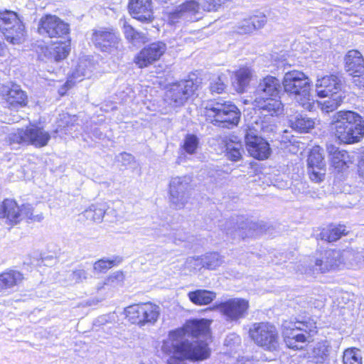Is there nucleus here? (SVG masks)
<instances>
[{"instance_id": "1", "label": "nucleus", "mask_w": 364, "mask_h": 364, "mask_svg": "<svg viewBox=\"0 0 364 364\" xmlns=\"http://www.w3.org/2000/svg\"><path fill=\"white\" fill-rule=\"evenodd\" d=\"M210 324L208 319H193L188 321L181 328L170 331L161 346L164 353L173 355L168 364H186L184 360L201 361L208 358L210 350L207 343L193 341V338L206 336Z\"/></svg>"}, {"instance_id": "2", "label": "nucleus", "mask_w": 364, "mask_h": 364, "mask_svg": "<svg viewBox=\"0 0 364 364\" xmlns=\"http://www.w3.org/2000/svg\"><path fill=\"white\" fill-rule=\"evenodd\" d=\"M331 129L335 137L344 144H354L364 136V121L352 111H340L333 117Z\"/></svg>"}, {"instance_id": "3", "label": "nucleus", "mask_w": 364, "mask_h": 364, "mask_svg": "<svg viewBox=\"0 0 364 364\" xmlns=\"http://www.w3.org/2000/svg\"><path fill=\"white\" fill-rule=\"evenodd\" d=\"M50 139L49 132L34 123H30L25 129H18L7 136L11 144L33 145L38 148L46 146Z\"/></svg>"}, {"instance_id": "4", "label": "nucleus", "mask_w": 364, "mask_h": 364, "mask_svg": "<svg viewBox=\"0 0 364 364\" xmlns=\"http://www.w3.org/2000/svg\"><path fill=\"white\" fill-rule=\"evenodd\" d=\"M251 339L264 350L274 353L279 350V336L277 328L267 322L255 323L250 328Z\"/></svg>"}, {"instance_id": "5", "label": "nucleus", "mask_w": 364, "mask_h": 364, "mask_svg": "<svg viewBox=\"0 0 364 364\" xmlns=\"http://www.w3.org/2000/svg\"><path fill=\"white\" fill-rule=\"evenodd\" d=\"M0 30L6 41L14 45L20 44L24 41L25 26L14 11H0Z\"/></svg>"}, {"instance_id": "6", "label": "nucleus", "mask_w": 364, "mask_h": 364, "mask_svg": "<svg viewBox=\"0 0 364 364\" xmlns=\"http://www.w3.org/2000/svg\"><path fill=\"white\" fill-rule=\"evenodd\" d=\"M282 326L284 341L287 347L292 349L302 348V344L306 341L307 337L316 332L314 323L300 321L291 323L285 321Z\"/></svg>"}, {"instance_id": "7", "label": "nucleus", "mask_w": 364, "mask_h": 364, "mask_svg": "<svg viewBox=\"0 0 364 364\" xmlns=\"http://www.w3.org/2000/svg\"><path fill=\"white\" fill-rule=\"evenodd\" d=\"M126 318L133 324L144 326L154 324L160 315V307L151 302L134 304L124 309Z\"/></svg>"}, {"instance_id": "8", "label": "nucleus", "mask_w": 364, "mask_h": 364, "mask_svg": "<svg viewBox=\"0 0 364 364\" xmlns=\"http://www.w3.org/2000/svg\"><path fill=\"white\" fill-rule=\"evenodd\" d=\"M91 41L97 49L109 54L117 53L122 46L119 33L110 28L93 30Z\"/></svg>"}, {"instance_id": "9", "label": "nucleus", "mask_w": 364, "mask_h": 364, "mask_svg": "<svg viewBox=\"0 0 364 364\" xmlns=\"http://www.w3.org/2000/svg\"><path fill=\"white\" fill-rule=\"evenodd\" d=\"M249 307L247 300L233 298L218 304L213 309L218 311L226 321L238 323L247 315Z\"/></svg>"}, {"instance_id": "10", "label": "nucleus", "mask_w": 364, "mask_h": 364, "mask_svg": "<svg viewBox=\"0 0 364 364\" xmlns=\"http://www.w3.org/2000/svg\"><path fill=\"white\" fill-rule=\"evenodd\" d=\"M191 181V177L188 175L174 176L171 178L168 193L170 201L176 208L181 209L187 203Z\"/></svg>"}, {"instance_id": "11", "label": "nucleus", "mask_w": 364, "mask_h": 364, "mask_svg": "<svg viewBox=\"0 0 364 364\" xmlns=\"http://www.w3.org/2000/svg\"><path fill=\"white\" fill-rule=\"evenodd\" d=\"M206 109L208 116L213 117L216 122L223 124V127L230 128L239 122L240 114L234 105L215 103Z\"/></svg>"}, {"instance_id": "12", "label": "nucleus", "mask_w": 364, "mask_h": 364, "mask_svg": "<svg viewBox=\"0 0 364 364\" xmlns=\"http://www.w3.org/2000/svg\"><path fill=\"white\" fill-rule=\"evenodd\" d=\"M69 24L55 15H46L39 21L38 31L49 38H63L69 33Z\"/></svg>"}, {"instance_id": "13", "label": "nucleus", "mask_w": 364, "mask_h": 364, "mask_svg": "<svg viewBox=\"0 0 364 364\" xmlns=\"http://www.w3.org/2000/svg\"><path fill=\"white\" fill-rule=\"evenodd\" d=\"M166 50V45L157 41L145 46L137 55L135 63L139 68L146 67L160 59Z\"/></svg>"}, {"instance_id": "14", "label": "nucleus", "mask_w": 364, "mask_h": 364, "mask_svg": "<svg viewBox=\"0 0 364 364\" xmlns=\"http://www.w3.org/2000/svg\"><path fill=\"white\" fill-rule=\"evenodd\" d=\"M282 85L284 91H309L311 82L304 73L294 70L285 73Z\"/></svg>"}, {"instance_id": "15", "label": "nucleus", "mask_w": 364, "mask_h": 364, "mask_svg": "<svg viewBox=\"0 0 364 364\" xmlns=\"http://www.w3.org/2000/svg\"><path fill=\"white\" fill-rule=\"evenodd\" d=\"M245 142L247 149L252 157L259 160L268 158L270 148L269 144L264 139L250 131L245 136Z\"/></svg>"}, {"instance_id": "16", "label": "nucleus", "mask_w": 364, "mask_h": 364, "mask_svg": "<svg viewBox=\"0 0 364 364\" xmlns=\"http://www.w3.org/2000/svg\"><path fill=\"white\" fill-rule=\"evenodd\" d=\"M341 256V252L339 250H326L316 258L314 267V271L323 273L339 267L342 264Z\"/></svg>"}, {"instance_id": "17", "label": "nucleus", "mask_w": 364, "mask_h": 364, "mask_svg": "<svg viewBox=\"0 0 364 364\" xmlns=\"http://www.w3.org/2000/svg\"><path fill=\"white\" fill-rule=\"evenodd\" d=\"M200 3L196 0L186 1L169 14L168 21L171 24L176 23L181 18L193 21V16L200 13Z\"/></svg>"}, {"instance_id": "18", "label": "nucleus", "mask_w": 364, "mask_h": 364, "mask_svg": "<svg viewBox=\"0 0 364 364\" xmlns=\"http://www.w3.org/2000/svg\"><path fill=\"white\" fill-rule=\"evenodd\" d=\"M327 151L331 156V165L338 172L348 168L355 161L354 155L344 150H339L336 146L330 144L327 146Z\"/></svg>"}, {"instance_id": "19", "label": "nucleus", "mask_w": 364, "mask_h": 364, "mask_svg": "<svg viewBox=\"0 0 364 364\" xmlns=\"http://www.w3.org/2000/svg\"><path fill=\"white\" fill-rule=\"evenodd\" d=\"M129 9L133 17L141 22H151L154 19L151 0H130Z\"/></svg>"}, {"instance_id": "20", "label": "nucleus", "mask_w": 364, "mask_h": 364, "mask_svg": "<svg viewBox=\"0 0 364 364\" xmlns=\"http://www.w3.org/2000/svg\"><path fill=\"white\" fill-rule=\"evenodd\" d=\"M346 71L350 75L364 74V59L361 53L356 50H349L345 58Z\"/></svg>"}, {"instance_id": "21", "label": "nucleus", "mask_w": 364, "mask_h": 364, "mask_svg": "<svg viewBox=\"0 0 364 364\" xmlns=\"http://www.w3.org/2000/svg\"><path fill=\"white\" fill-rule=\"evenodd\" d=\"M0 218L9 223L16 224L22 220L20 207L14 200L6 199L0 205Z\"/></svg>"}, {"instance_id": "22", "label": "nucleus", "mask_w": 364, "mask_h": 364, "mask_svg": "<svg viewBox=\"0 0 364 364\" xmlns=\"http://www.w3.org/2000/svg\"><path fill=\"white\" fill-rule=\"evenodd\" d=\"M317 93L319 100H316V103L326 112H333L343 102V97L341 92H331L330 95L325 94V92Z\"/></svg>"}, {"instance_id": "23", "label": "nucleus", "mask_w": 364, "mask_h": 364, "mask_svg": "<svg viewBox=\"0 0 364 364\" xmlns=\"http://www.w3.org/2000/svg\"><path fill=\"white\" fill-rule=\"evenodd\" d=\"M24 279L23 274L19 271L8 269L0 274V291L11 289L19 285Z\"/></svg>"}, {"instance_id": "24", "label": "nucleus", "mask_w": 364, "mask_h": 364, "mask_svg": "<svg viewBox=\"0 0 364 364\" xmlns=\"http://www.w3.org/2000/svg\"><path fill=\"white\" fill-rule=\"evenodd\" d=\"M316 87H323V91L342 90L346 89V83L343 76L338 75H326L318 79L316 84Z\"/></svg>"}, {"instance_id": "25", "label": "nucleus", "mask_w": 364, "mask_h": 364, "mask_svg": "<svg viewBox=\"0 0 364 364\" xmlns=\"http://www.w3.org/2000/svg\"><path fill=\"white\" fill-rule=\"evenodd\" d=\"M341 262L346 267L350 269L363 268V252H356L352 250L341 252Z\"/></svg>"}, {"instance_id": "26", "label": "nucleus", "mask_w": 364, "mask_h": 364, "mask_svg": "<svg viewBox=\"0 0 364 364\" xmlns=\"http://www.w3.org/2000/svg\"><path fill=\"white\" fill-rule=\"evenodd\" d=\"M255 105L259 109L267 110L272 115L279 114L282 112L283 107L280 101L262 96L257 97L255 98Z\"/></svg>"}, {"instance_id": "27", "label": "nucleus", "mask_w": 364, "mask_h": 364, "mask_svg": "<svg viewBox=\"0 0 364 364\" xmlns=\"http://www.w3.org/2000/svg\"><path fill=\"white\" fill-rule=\"evenodd\" d=\"M201 79L194 73L188 75V78L172 84L170 91H196L202 89L200 87Z\"/></svg>"}, {"instance_id": "28", "label": "nucleus", "mask_w": 364, "mask_h": 364, "mask_svg": "<svg viewBox=\"0 0 364 364\" xmlns=\"http://www.w3.org/2000/svg\"><path fill=\"white\" fill-rule=\"evenodd\" d=\"M188 297L194 304L203 306L210 304L216 298V294L205 289H197L188 292Z\"/></svg>"}, {"instance_id": "29", "label": "nucleus", "mask_w": 364, "mask_h": 364, "mask_svg": "<svg viewBox=\"0 0 364 364\" xmlns=\"http://www.w3.org/2000/svg\"><path fill=\"white\" fill-rule=\"evenodd\" d=\"M107 208V205L104 203L92 204L84 211L83 215L88 220L96 223H101Z\"/></svg>"}, {"instance_id": "30", "label": "nucleus", "mask_w": 364, "mask_h": 364, "mask_svg": "<svg viewBox=\"0 0 364 364\" xmlns=\"http://www.w3.org/2000/svg\"><path fill=\"white\" fill-rule=\"evenodd\" d=\"M253 76V70L248 67H242L235 72L237 89L242 91L246 88Z\"/></svg>"}, {"instance_id": "31", "label": "nucleus", "mask_w": 364, "mask_h": 364, "mask_svg": "<svg viewBox=\"0 0 364 364\" xmlns=\"http://www.w3.org/2000/svg\"><path fill=\"white\" fill-rule=\"evenodd\" d=\"M347 233L348 232L344 225H331L327 229L323 230L321 232V236L322 240H325L331 242L338 240L343 235H346Z\"/></svg>"}, {"instance_id": "32", "label": "nucleus", "mask_w": 364, "mask_h": 364, "mask_svg": "<svg viewBox=\"0 0 364 364\" xmlns=\"http://www.w3.org/2000/svg\"><path fill=\"white\" fill-rule=\"evenodd\" d=\"M291 127L300 132H308L315 125L314 121L309 117L297 115L289 119Z\"/></svg>"}, {"instance_id": "33", "label": "nucleus", "mask_w": 364, "mask_h": 364, "mask_svg": "<svg viewBox=\"0 0 364 364\" xmlns=\"http://www.w3.org/2000/svg\"><path fill=\"white\" fill-rule=\"evenodd\" d=\"M87 61H81L75 71L72 74V76L68 78L67 82L65 84V87L66 89H71L73 85L76 81L80 82L82 80V77L89 76L90 74V70H86L85 68L87 67Z\"/></svg>"}, {"instance_id": "34", "label": "nucleus", "mask_w": 364, "mask_h": 364, "mask_svg": "<svg viewBox=\"0 0 364 364\" xmlns=\"http://www.w3.org/2000/svg\"><path fill=\"white\" fill-rule=\"evenodd\" d=\"M242 152L244 150L241 142L230 140L226 144V155L229 159L235 161L240 160Z\"/></svg>"}, {"instance_id": "35", "label": "nucleus", "mask_w": 364, "mask_h": 364, "mask_svg": "<svg viewBox=\"0 0 364 364\" xmlns=\"http://www.w3.org/2000/svg\"><path fill=\"white\" fill-rule=\"evenodd\" d=\"M232 225L231 222H227L225 225V231L227 235H232L234 237L236 235V232H238V235L241 237L249 236L251 235L250 232L251 230L255 229L257 226L256 223H245V227L243 223L240 224V226L237 230L235 229L232 230L230 226Z\"/></svg>"}, {"instance_id": "36", "label": "nucleus", "mask_w": 364, "mask_h": 364, "mask_svg": "<svg viewBox=\"0 0 364 364\" xmlns=\"http://www.w3.org/2000/svg\"><path fill=\"white\" fill-rule=\"evenodd\" d=\"M260 91H280L282 85L279 79L267 75L259 84Z\"/></svg>"}, {"instance_id": "37", "label": "nucleus", "mask_w": 364, "mask_h": 364, "mask_svg": "<svg viewBox=\"0 0 364 364\" xmlns=\"http://www.w3.org/2000/svg\"><path fill=\"white\" fill-rule=\"evenodd\" d=\"M343 363L362 364L360 350L356 348H350L345 350L343 353Z\"/></svg>"}, {"instance_id": "38", "label": "nucleus", "mask_w": 364, "mask_h": 364, "mask_svg": "<svg viewBox=\"0 0 364 364\" xmlns=\"http://www.w3.org/2000/svg\"><path fill=\"white\" fill-rule=\"evenodd\" d=\"M321 151V149L318 146L311 149L308 158L309 167H321L326 166Z\"/></svg>"}, {"instance_id": "39", "label": "nucleus", "mask_w": 364, "mask_h": 364, "mask_svg": "<svg viewBox=\"0 0 364 364\" xmlns=\"http://www.w3.org/2000/svg\"><path fill=\"white\" fill-rule=\"evenodd\" d=\"M294 95V100L306 109L310 110L313 108L314 105L316 102L314 99L311 98V92H291Z\"/></svg>"}, {"instance_id": "40", "label": "nucleus", "mask_w": 364, "mask_h": 364, "mask_svg": "<svg viewBox=\"0 0 364 364\" xmlns=\"http://www.w3.org/2000/svg\"><path fill=\"white\" fill-rule=\"evenodd\" d=\"M199 139L193 134H187L183 140L182 148L188 154H194L198 147Z\"/></svg>"}, {"instance_id": "41", "label": "nucleus", "mask_w": 364, "mask_h": 364, "mask_svg": "<svg viewBox=\"0 0 364 364\" xmlns=\"http://www.w3.org/2000/svg\"><path fill=\"white\" fill-rule=\"evenodd\" d=\"M6 100L12 107L18 105L25 106L27 102V96L25 92H7Z\"/></svg>"}, {"instance_id": "42", "label": "nucleus", "mask_w": 364, "mask_h": 364, "mask_svg": "<svg viewBox=\"0 0 364 364\" xmlns=\"http://www.w3.org/2000/svg\"><path fill=\"white\" fill-rule=\"evenodd\" d=\"M183 266L184 269L193 272H196L200 270L202 268H205L203 256L188 257Z\"/></svg>"}, {"instance_id": "43", "label": "nucleus", "mask_w": 364, "mask_h": 364, "mask_svg": "<svg viewBox=\"0 0 364 364\" xmlns=\"http://www.w3.org/2000/svg\"><path fill=\"white\" fill-rule=\"evenodd\" d=\"M203 258L205 268L208 269H215L223 262L222 257L217 253H211L204 255L203 256Z\"/></svg>"}, {"instance_id": "44", "label": "nucleus", "mask_w": 364, "mask_h": 364, "mask_svg": "<svg viewBox=\"0 0 364 364\" xmlns=\"http://www.w3.org/2000/svg\"><path fill=\"white\" fill-rule=\"evenodd\" d=\"M188 92H166L165 100L171 105L178 107L182 105L187 100Z\"/></svg>"}, {"instance_id": "45", "label": "nucleus", "mask_w": 364, "mask_h": 364, "mask_svg": "<svg viewBox=\"0 0 364 364\" xmlns=\"http://www.w3.org/2000/svg\"><path fill=\"white\" fill-rule=\"evenodd\" d=\"M119 262H121V259L117 261V259H102L94 263L93 269L97 272H105Z\"/></svg>"}, {"instance_id": "46", "label": "nucleus", "mask_w": 364, "mask_h": 364, "mask_svg": "<svg viewBox=\"0 0 364 364\" xmlns=\"http://www.w3.org/2000/svg\"><path fill=\"white\" fill-rule=\"evenodd\" d=\"M87 279V272L84 269L69 272L66 274L65 281L70 284L82 282Z\"/></svg>"}, {"instance_id": "47", "label": "nucleus", "mask_w": 364, "mask_h": 364, "mask_svg": "<svg viewBox=\"0 0 364 364\" xmlns=\"http://www.w3.org/2000/svg\"><path fill=\"white\" fill-rule=\"evenodd\" d=\"M235 31L240 34H247L252 33L254 27L249 18H244L239 21L235 26Z\"/></svg>"}, {"instance_id": "48", "label": "nucleus", "mask_w": 364, "mask_h": 364, "mask_svg": "<svg viewBox=\"0 0 364 364\" xmlns=\"http://www.w3.org/2000/svg\"><path fill=\"white\" fill-rule=\"evenodd\" d=\"M249 18L255 31L263 28L267 21L266 15L261 12L250 16Z\"/></svg>"}, {"instance_id": "49", "label": "nucleus", "mask_w": 364, "mask_h": 364, "mask_svg": "<svg viewBox=\"0 0 364 364\" xmlns=\"http://www.w3.org/2000/svg\"><path fill=\"white\" fill-rule=\"evenodd\" d=\"M308 172L310 178L315 182H320L323 181L326 168L325 166L321 167H308Z\"/></svg>"}, {"instance_id": "50", "label": "nucleus", "mask_w": 364, "mask_h": 364, "mask_svg": "<svg viewBox=\"0 0 364 364\" xmlns=\"http://www.w3.org/2000/svg\"><path fill=\"white\" fill-rule=\"evenodd\" d=\"M70 48L65 44H60L54 48L53 55L55 61L65 58L69 54Z\"/></svg>"}, {"instance_id": "51", "label": "nucleus", "mask_w": 364, "mask_h": 364, "mask_svg": "<svg viewBox=\"0 0 364 364\" xmlns=\"http://www.w3.org/2000/svg\"><path fill=\"white\" fill-rule=\"evenodd\" d=\"M20 210L22 213V220L26 218L33 220L40 221L43 218L41 214L36 215L33 214V210L31 205H23L20 208Z\"/></svg>"}, {"instance_id": "52", "label": "nucleus", "mask_w": 364, "mask_h": 364, "mask_svg": "<svg viewBox=\"0 0 364 364\" xmlns=\"http://www.w3.org/2000/svg\"><path fill=\"white\" fill-rule=\"evenodd\" d=\"M223 75L213 77L210 82V91H223L226 85Z\"/></svg>"}, {"instance_id": "53", "label": "nucleus", "mask_w": 364, "mask_h": 364, "mask_svg": "<svg viewBox=\"0 0 364 364\" xmlns=\"http://www.w3.org/2000/svg\"><path fill=\"white\" fill-rule=\"evenodd\" d=\"M124 278L123 273L117 271L107 277L104 281V284L113 285L114 284H119L124 281Z\"/></svg>"}, {"instance_id": "54", "label": "nucleus", "mask_w": 364, "mask_h": 364, "mask_svg": "<svg viewBox=\"0 0 364 364\" xmlns=\"http://www.w3.org/2000/svg\"><path fill=\"white\" fill-rule=\"evenodd\" d=\"M124 33L125 37L130 41L137 40L140 38V33L136 31L132 26L128 24L124 25Z\"/></svg>"}, {"instance_id": "55", "label": "nucleus", "mask_w": 364, "mask_h": 364, "mask_svg": "<svg viewBox=\"0 0 364 364\" xmlns=\"http://www.w3.org/2000/svg\"><path fill=\"white\" fill-rule=\"evenodd\" d=\"M200 7L205 11H215L218 10V5L215 4V0H200Z\"/></svg>"}, {"instance_id": "56", "label": "nucleus", "mask_w": 364, "mask_h": 364, "mask_svg": "<svg viewBox=\"0 0 364 364\" xmlns=\"http://www.w3.org/2000/svg\"><path fill=\"white\" fill-rule=\"evenodd\" d=\"M118 158V160L120 161L124 166L132 164L134 160V158L132 154L126 152L122 153Z\"/></svg>"}, {"instance_id": "57", "label": "nucleus", "mask_w": 364, "mask_h": 364, "mask_svg": "<svg viewBox=\"0 0 364 364\" xmlns=\"http://www.w3.org/2000/svg\"><path fill=\"white\" fill-rule=\"evenodd\" d=\"M353 83L355 85L356 88L362 89L364 88V75L363 74L359 75H353Z\"/></svg>"}, {"instance_id": "58", "label": "nucleus", "mask_w": 364, "mask_h": 364, "mask_svg": "<svg viewBox=\"0 0 364 364\" xmlns=\"http://www.w3.org/2000/svg\"><path fill=\"white\" fill-rule=\"evenodd\" d=\"M358 173L359 177L363 181H364V156L361 159V160L358 163Z\"/></svg>"}, {"instance_id": "59", "label": "nucleus", "mask_w": 364, "mask_h": 364, "mask_svg": "<svg viewBox=\"0 0 364 364\" xmlns=\"http://www.w3.org/2000/svg\"><path fill=\"white\" fill-rule=\"evenodd\" d=\"M106 284H104V282L102 283H99L97 286V289L99 291L102 289Z\"/></svg>"}, {"instance_id": "60", "label": "nucleus", "mask_w": 364, "mask_h": 364, "mask_svg": "<svg viewBox=\"0 0 364 364\" xmlns=\"http://www.w3.org/2000/svg\"><path fill=\"white\" fill-rule=\"evenodd\" d=\"M159 1L162 2V3H167L168 1H169L170 0H159Z\"/></svg>"}, {"instance_id": "61", "label": "nucleus", "mask_w": 364, "mask_h": 364, "mask_svg": "<svg viewBox=\"0 0 364 364\" xmlns=\"http://www.w3.org/2000/svg\"><path fill=\"white\" fill-rule=\"evenodd\" d=\"M10 91H15V92H17V91H21V90H11Z\"/></svg>"}, {"instance_id": "62", "label": "nucleus", "mask_w": 364, "mask_h": 364, "mask_svg": "<svg viewBox=\"0 0 364 364\" xmlns=\"http://www.w3.org/2000/svg\"><path fill=\"white\" fill-rule=\"evenodd\" d=\"M363 268H364V252H363Z\"/></svg>"}]
</instances>
